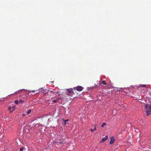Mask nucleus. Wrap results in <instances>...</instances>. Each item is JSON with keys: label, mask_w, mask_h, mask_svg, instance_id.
I'll list each match as a JSON object with an SVG mask.
<instances>
[{"label": "nucleus", "mask_w": 151, "mask_h": 151, "mask_svg": "<svg viewBox=\"0 0 151 151\" xmlns=\"http://www.w3.org/2000/svg\"><path fill=\"white\" fill-rule=\"evenodd\" d=\"M73 88H70L67 89L68 92L66 94L69 96H71L73 98H74L77 97V95L75 93V91L73 90Z\"/></svg>", "instance_id": "f257e3e1"}, {"label": "nucleus", "mask_w": 151, "mask_h": 151, "mask_svg": "<svg viewBox=\"0 0 151 151\" xmlns=\"http://www.w3.org/2000/svg\"><path fill=\"white\" fill-rule=\"evenodd\" d=\"M145 112L147 116H148L151 114V105L146 104L145 106Z\"/></svg>", "instance_id": "f03ea898"}, {"label": "nucleus", "mask_w": 151, "mask_h": 151, "mask_svg": "<svg viewBox=\"0 0 151 151\" xmlns=\"http://www.w3.org/2000/svg\"><path fill=\"white\" fill-rule=\"evenodd\" d=\"M83 87H82L80 86H78L75 87V88H73V90L75 91V93L76 92V90L78 91H81L83 90Z\"/></svg>", "instance_id": "7ed1b4c3"}, {"label": "nucleus", "mask_w": 151, "mask_h": 151, "mask_svg": "<svg viewBox=\"0 0 151 151\" xmlns=\"http://www.w3.org/2000/svg\"><path fill=\"white\" fill-rule=\"evenodd\" d=\"M115 141V139L114 137H112L110 138V141L109 142V144H113Z\"/></svg>", "instance_id": "20e7f679"}, {"label": "nucleus", "mask_w": 151, "mask_h": 151, "mask_svg": "<svg viewBox=\"0 0 151 151\" xmlns=\"http://www.w3.org/2000/svg\"><path fill=\"white\" fill-rule=\"evenodd\" d=\"M15 109L16 107L14 106L10 107L9 108V109L10 111V112H12L14 111L15 110Z\"/></svg>", "instance_id": "39448f33"}, {"label": "nucleus", "mask_w": 151, "mask_h": 151, "mask_svg": "<svg viewBox=\"0 0 151 151\" xmlns=\"http://www.w3.org/2000/svg\"><path fill=\"white\" fill-rule=\"evenodd\" d=\"M108 138L107 135H106L105 137L103 138L102 139V142H103L106 141L107 139Z\"/></svg>", "instance_id": "423d86ee"}, {"label": "nucleus", "mask_w": 151, "mask_h": 151, "mask_svg": "<svg viewBox=\"0 0 151 151\" xmlns=\"http://www.w3.org/2000/svg\"><path fill=\"white\" fill-rule=\"evenodd\" d=\"M101 83L104 85H106L107 84V83L106 82V81L104 80L101 82Z\"/></svg>", "instance_id": "0eeeda50"}, {"label": "nucleus", "mask_w": 151, "mask_h": 151, "mask_svg": "<svg viewBox=\"0 0 151 151\" xmlns=\"http://www.w3.org/2000/svg\"><path fill=\"white\" fill-rule=\"evenodd\" d=\"M106 125V123H103L101 125V127H104V126H105Z\"/></svg>", "instance_id": "6e6552de"}, {"label": "nucleus", "mask_w": 151, "mask_h": 151, "mask_svg": "<svg viewBox=\"0 0 151 151\" xmlns=\"http://www.w3.org/2000/svg\"><path fill=\"white\" fill-rule=\"evenodd\" d=\"M57 143L58 145H59L62 144L63 143V142L62 141H59L57 142Z\"/></svg>", "instance_id": "1a4fd4ad"}, {"label": "nucleus", "mask_w": 151, "mask_h": 151, "mask_svg": "<svg viewBox=\"0 0 151 151\" xmlns=\"http://www.w3.org/2000/svg\"><path fill=\"white\" fill-rule=\"evenodd\" d=\"M19 102L20 103H24V101H22V99H20L19 100Z\"/></svg>", "instance_id": "9d476101"}, {"label": "nucleus", "mask_w": 151, "mask_h": 151, "mask_svg": "<svg viewBox=\"0 0 151 151\" xmlns=\"http://www.w3.org/2000/svg\"><path fill=\"white\" fill-rule=\"evenodd\" d=\"M31 110L30 109L28 110L27 112V114H29L31 112Z\"/></svg>", "instance_id": "9b49d317"}, {"label": "nucleus", "mask_w": 151, "mask_h": 151, "mask_svg": "<svg viewBox=\"0 0 151 151\" xmlns=\"http://www.w3.org/2000/svg\"><path fill=\"white\" fill-rule=\"evenodd\" d=\"M14 103L16 104H18V103H19V102L18 100H15L14 101Z\"/></svg>", "instance_id": "f8f14e48"}, {"label": "nucleus", "mask_w": 151, "mask_h": 151, "mask_svg": "<svg viewBox=\"0 0 151 151\" xmlns=\"http://www.w3.org/2000/svg\"><path fill=\"white\" fill-rule=\"evenodd\" d=\"M57 101V100H54L53 101V102L54 103H56Z\"/></svg>", "instance_id": "ddd939ff"}, {"label": "nucleus", "mask_w": 151, "mask_h": 151, "mask_svg": "<svg viewBox=\"0 0 151 151\" xmlns=\"http://www.w3.org/2000/svg\"><path fill=\"white\" fill-rule=\"evenodd\" d=\"M24 148L21 147L20 149V151H23Z\"/></svg>", "instance_id": "4468645a"}, {"label": "nucleus", "mask_w": 151, "mask_h": 151, "mask_svg": "<svg viewBox=\"0 0 151 151\" xmlns=\"http://www.w3.org/2000/svg\"><path fill=\"white\" fill-rule=\"evenodd\" d=\"M140 86L144 87L146 86V85H144H144H140Z\"/></svg>", "instance_id": "2eb2a0df"}, {"label": "nucleus", "mask_w": 151, "mask_h": 151, "mask_svg": "<svg viewBox=\"0 0 151 151\" xmlns=\"http://www.w3.org/2000/svg\"><path fill=\"white\" fill-rule=\"evenodd\" d=\"M37 90H33V91H30V92H34L35 91H36V92H37Z\"/></svg>", "instance_id": "dca6fc26"}, {"label": "nucleus", "mask_w": 151, "mask_h": 151, "mask_svg": "<svg viewBox=\"0 0 151 151\" xmlns=\"http://www.w3.org/2000/svg\"><path fill=\"white\" fill-rule=\"evenodd\" d=\"M94 131V130H96V127L95 126L94 127V129H93Z\"/></svg>", "instance_id": "f3484780"}, {"label": "nucleus", "mask_w": 151, "mask_h": 151, "mask_svg": "<svg viewBox=\"0 0 151 151\" xmlns=\"http://www.w3.org/2000/svg\"><path fill=\"white\" fill-rule=\"evenodd\" d=\"M68 121V120H66L65 121V122H64V124H66V121Z\"/></svg>", "instance_id": "a211bd4d"}, {"label": "nucleus", "mask_w": 151, "mask_h": 151, "mask_svg": "<svg viewBox=\"0 0 151 151\" xmlns=\"http://www.w3.org/2000/svg\"><path fill=\"white\" fill-rule=\"evenodd\" d=\"M22 116H25V115L24 114H22Z\"/></svg>", "instance_id": "6ab92c4d"}, {"label": "nucleus", "mask_w": 151, "mask_h": 151, "mask_svg": "<svg viewBox=\"0 0 151 151\" xmlns=\"http://www.w3.org/2000/svg\"><path fill=\"white\" fill-rule=\"evenodd\" d=\"M4 99H3V98L1 99V101H4Z\"/></svg>", "instance_id": "aec40b11"}, {"label": "nucleus", "mask_w": 151, "mask_h": 151, "mask_svg": "<svg viewBox=\"0 0 151 151\" xmlns=\"http://www.w3.org/2000/svg\"><path fill=\"white\" fill-rule=\"evenodd\" d=\"M90 130H91V131H92V132H93V131H94L93 129H90Z\"/></svg>", "instance_id": "412c9836"}, {"label": "nucleus", "mask_w": 151, "mask_h": 151, "mask_svg": "<svg viewBox=\"0 0 151 151\" xmlns=\"http://www.w3.org/2000/svg\"><path fill=\"white\" fill-rule=\"evenodd\" d=\"M61 99V98H58V99Z\"/></svg>", "instance_id": "4be33fe9"}]
</instances>
